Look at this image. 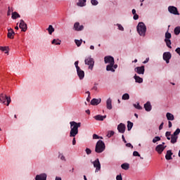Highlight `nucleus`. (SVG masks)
Listing matches in <instances>:
<instances>
[{"instance_id":"obj_1","label":"nucleus","mask_w":180,"mask_h":180,"mask_svg":"<svg viewBox=\"0 0 180 180\" xmlns=\"http://www.w3.org/2000/svg\"><path fill=\"white\" fill-rule=\"evenodd\" d=\"M79 127H81V122H76L75 121L70 122V137H74L72 140L73 146H75V144H77V141L75 140V136L78 134Z\"/></svg>"},{"instance_id":"obj_2","label":"nucleus","mask_w":180,"mask_h":180,"mask_svg":"<svg viewBox=\"0 0 180 180\" xmlns=\"http://www.w3.org/2000/svg\"><path fill=\"white\" fill-rule=\"evenodd\" d=\"M105 148H106V146H105V143L103 142V141H98L96 144V153L101 154V153H103V151H105Z\"/></svg>"},{"instance_id":"obj_3","label":"nucleus","mask_w":180,"mask_h":180,"mask_svg":"<svg viewBox=\"0 0 180 180\" xmlns=\"http://www.w3.org/2000/svg\"><path fill=\"white\" fill-rule=\"evenodd\" d=\"M136 29L139 34H140L141 36H146V32H147V27H146V24H144V22H139L136 27Z\"/></svg>"},{"instance_id":"obj_4","label":"nucleus","mask_w":180,"mask_h":180,"mask_svg":"<svg viewBox=\"0 0 180 180\" xmlns=\"http://www.w3.org/2000/svg\"><path fill=\"white\" fill-rule=\"evenodd\" d=\"M84 63L86 65H89V70L91 71L94 70V65H95V60L91 56L85 58Z\"/></svg>"},{"instance_id":"obj_5","label":"nucleus","mask_w":180,"mask_h":180,"mask_svg":"<svg viewBox=\"0 0 180 180\" xmlns=\"http://www.w3.org/2000/svg\"><path fill=\"white\" fill-rule=\"evenodd\" d=\"M1 101L3 103H5L6 102V106H9L11 102H12V100L11 99V96H8L6 94H1Z\"/></svg>"},{"instance_id":"obj_6","label":"nucleus","mask_w":180,"mask_h":180,"mask_svg":"<svg viewBox=\"0 0 180 180\" xmlns=\"http://www.w3.org/2000/svg\"><path fill=\"white\" fill-rule=\"evenodd\" d=\"M93 165L96 168V172H99L101 171V162L99 159L97 158L94 162H93Z\"/></svg>"},{"instance_id":"obj_7","label":"nucleus","mask_w":180,"mask_h":180,"mask_svg":"<svg viewBox=\"0 0 180 180\" xmlns=\"http://www.w3.org/2000/svg\"><path fill=\"white\" fill-rule=\"evenodd\" d=\"M105 64H115V58L112 56H108L104 58Z\"/></svg>"},{"instance_id":"obj_8","label":"nucleus","mask_w":180,"mask_h":180,"mask_svg":"<svg viewBox=\"0 0 180 180\" xmlns=\"http://www.w3.org/2000/svg\"><path fill=\"white\" fill-rule=\"evenodd\" d=\"M168 11L170 13H172L173 15H179V13L178 12V8L174 6H170L168 7Z\"/></svg>"},{"instance_id":"obj_9","label":"nucleus","mask_w":180,"mask_h":180,"mask_svg":"<svg viewBox=\"0 0 180 180\" xmlns=\"http://www.w3.org/2000/svg\"><path fill=\"white\" fill-rule=\"evenodd\" d=\"M171 53L169 52H165L163 53V60H165V61H166L167 64L169 63V60H171Z\"/></svg>"},{"instance_id":"obj_10","label":"nucleus","mask_w":180,"mask_h":180,"mask_svg":"<svg viewBox=\"0 0 180 180\" xmlns=\"http://www.w3.org/2000/svg\"><path fill=\"white\" fill-rule=\"evenodd\" d=\"M19 27L21 29L22 32H26L27 30V25L23 20H20Z\"/></svg>"},{"instance_id":"obj_11","label":"nucleus","mask_w":180,"mask_h":180,"mask_svg":"<svg viewBox=\"0 0 180 180\" xmlns=\"http://www.w3.org/2000/svg\"><path fill=\"white\" fill-rule=\"evenodd\" d=\"M134 71H135V72H136L137 74L143 75L144 71H146V70L144 69V65H142V66H141V67H136V68H135Z\"/></svg>"},{"instance_id":"obj_12","label":"nucleus","mask_w":180,"mask_h":180,"mask_svg":"<svg viewBox=\"0 0 180 180\" xmlns=\"http://www.w3.org/2000/svg\"><path fill=\"white\" fill-rule=\"evenodd\" d=\"M35 180H47V174H46V173L37 174L35 177Z\"/></svg>"},{"instance_id":"obj_13","label":"nucleus","mask_w":180,"mask_h":180,"mask_svg":"<svg viewBox=\"0 0 180 180\" xmlns=\"http://www.w3.org/2000/svg\"><path fill=\"white\" fill-rule=\"evenodd\" d=\"M167 148V146L158 145L156 146L155 150L158 154H162V151Z\"/></svg>"},{"instance_id":"obj_14","label":"nucleus","mask_w":180,"mask_h":180,"mask_svg":"<svg viewBox=\"0 0 180 180\" xmlns=\"http://www.w3.org/2000/svg\"><path fill=\"white\" fill-rule=\"evenodd\" d=\"M117 130L119 131V133H124V131H126V125H124V124L123 123H120L118 126H117Z\"/></svg>"},{"instance_id":"obj_15","label":"nucleus","mask_w":180,"mask_h":180,"mask_svg":"<svg viewBox=\"0 0 180 180\" xmlns=\"http://www.w3.org/2000/svg\"><path fill=\"white\" fill-rule=\"evenodd\" d=\"M74 29L77 32H81V30H84V25H79V22H75L74 25Z\"/></svg>"},{"instance_id":"obj_16","label":"nucleus","mask_w":180,"mask_h":180,"mask_svg":"<svg viewBox=\"0 0 180 180\" xmlns=\"http://www.w3.org/2000/svg\"><path fill=\"white\" fill-rule=\"evenodd\" d=\"M77 72L79 79H84L85 77V72L81 69H78L77 70Z\"/></svg>"},{"instance_id":"obj_17","label":"nucleus","mask_w":180,"mask_h":180,"mask_svg":"<svg viewBox=\"0 0 180 180\" xmlns=\"http://www.w3.org/2000/svg\"><path fill=\"white\" fill-rule=\"evenodd\" d=\"M13 36H15V32L13 31V29L8 28L7 37H8V39H13Z\"/></svg>"},{"instance_id":"obj_18","label":"nucleus","mask_w":180,"mask_h":180,"mask_svg":"<svg viewBox=\"0 0 180 180\" xmlns=\"http://www.w3.org/2000/svg\"><path fill=\"white\" fill-rule=\"evenodd\" d=\"M101 102V98L98 99V98H93L91 101V105H92L93 106H96L98 105H99Z\"/></svg>"},{"instance_id":"obj_19","label":"nucleus","mask_w":180,"mask_h":180,"mask_svg":"<svg viewBox=\"0 0 180 180\" xmlns=\"http://www.w3.org/2000/svg\"><path fill=\"white\" fill-rule=\"evenodd\" d=\"M172 154H173L172 150H167L165 155L166 160H172Z\"/></svg>"},{"instance_id":"obj_20","label":"nucleus","mask_w":180,"mask_h":180,"mask_svg":"<svg viewBox=\"0 0 180 180\" xmlns=\"http://www.w3.org/2000/svg\"><path fill=\"white\" fill-rule=\"evenodd\" d=\"M106 108L109 110H111L112 106V99L109 98L106 101Z\"/></svg>"},{"instance_id":"obj_21","label":"nucleus","mask_w":180,"mask_h":180,"mask_svg":"<svg viewBox=\"0 0 180 180\" xmlns=\"http://www.w3.org/2000/svg\"><path fill=\"white\" fill-rule=\"evenodd\" d=\"M94 119L96 120H99L101 122H103V120L104 119H106V115H96L94 117Z\"/></svg>"},{"instance_id":"obj_22","label":"nucleus","mask_w":180,"mask_h":180,"mask_svg":"<svg viewBox=\"0 0 180 180\" xmlns=\"http://www.w3.org/2000/svg\"><path fill=\"white\" fill-rule=\"evenodd\" d=\"M115 63H110L106 66L107 71H111V72H115V69L113 68Z\"/></svg>"},{"instance_id":"obj_23","label":"nucleus","mask_w":180,"mask_h":180,"mask_svg":"<svg viewBox=\"0 0 180 180\" xmlns=\"http://www.w3.org/2000/svg\"><path fill=\"white\" fill-rule=\"evenodd\" d=\"M144 108L146 112H150V110H151V103L150 101H148L146 104H144Z\"/></svg>"},{"instance_id":"obj_24","label":"nucleus","mask_w":180,"mask_h":180,"mask_svg":"<svg viewBox=\"0 0 180 180\" xmlns=\"http://www.w3.org/2000/svg\"><path fill=\"white\" fill-rule=\"evenodd\" d=\"M170 142L172 143V144H175V143H176V141H178V136H175L174 135H172L171 138H170Z\"/></svg>"},{"instance_id":"obj_25","label":"nucleus","mask_w":180,"mask_h":180,"mask_svg":"<svg viewBox=\"0 0 180 180\" xmlns=\"http://www.w3.org/2000/svg\"><path fill=\"white\" fill-rule=\"evenodd\" d=\"M135 82H138V84H141V82H143V78L137 76V75H135L134 77Z\"/></svg>"},{"instance_id":"obj_26","label":"nucleus","mask_w":180,"mask_h":180,"mask_svg":"<svg viewBox=\"0 0 180 180\" xmlns=\"http://www.w3.org/2000/svg\"><path fill=\"white\" fill-rule=\"evenodd\" d=\"M166 117H167V120H174V119H175V117H174V115H172L170 112H167L166 114Z\"/></svg>"},{"instance_id":"obj_27","label":"nucleus","mask_w":180,"mask_h":180,"mask_svg":"<svg viewBox=\"0 0 180 180\" xmlns=\"http://www.w3.org/2000/svg\"><path fill=\"white\" fill-rule=\"evenodd\" d=\"M51 44H55V46H60V44H61V40L60 39H53L51 41Z\"/></svg>"},{"instance_id":"obj_28","label":"nucleus","mask_w":180,"mask_h":180,"mask_svg":"<svg viewBox=\"0 0 180 180\" xmlns=\"http://www.w3.org/2000/svg\"><path fill=\"white\" fill-rule=\"evenodd\" d=\"M121 167L122 168V169H125V171H127V169L130 168V165H129L128 163H123L121 165Z\"/></svg>"},{"instance_id":"obj_29","label":"nucleus","mask_w":180,"mask_h":180,"mask_svg":"<svg viewBox=\"0 0 180 180\" xmlns=\"http://www.w3.org/2000/svg\"><path fill=\"white\" fill-rule=\"evenodd\" d=\"M46 30H48L49 34H53V32H54V27H53V25H49Z\"/></svg>"},{"instance_id":"obj_30","label":"nucleus","mask_w":180,"mask_h":180,"mask_svg":"<svg viewBox=\"0 0 180 180\" xmlns=\"http://www.w3.org/2000/svg\"><path fill=\"white\" fill-rule=\"evenodd\" d=\"M133 129V122L128 121L127 122V130L128 131H130Z\"/></svg>"},{"instance_id":"obj_31","label":"nucleus","mask_w":180,"mask_h":180,"mask_svg":"<svg viewBox=\"0 0 180 180\" xmlns=\"http://www.w3.org/2000/svg\"><path fill=\"white\" fill-rule=\"evenodd\" d=\"M11 18L12 19H18V18H20V15H19V13H18L17 12H13L12 13Z\"/></svg>"},{"instance_id":"obj_32","label":"nucleus","mask_w":180,"mask_h":180,"mask_svg":"<svg viewBox=\"0 0 180 180\" xmlns=\"http://www.w3.org/2000/svg\"><path fill=\"white\" fill-rule=\"evenodd\" d=\"M77 6H85V2L84 0H79V1L77 3Z\"/></svg>"},{"instance_id":"obj_33","label":"nucleus","mask_w":180,"mask_h":180,"mask_svg":"<svg viewBox=\"0 0 180 180\" xmlns=\"http://www.w3.org/2000/svg\"><path fill=\"white\" fill-rule=\"evenodd\" d=\"M122 99L124 101H128V99H130V96L129 95V94H124L122 96Z\"/></svg>"},{"instance_id":"obj_34","label":"nucleus","mask_w":180,"mask_h":180,"mask_svg":"<svg viewBox=\"0 0 180 180\" xmlns=\"http://www.w3.org/2000/svg\"><path fill=\"white\" fill-rule=\"evenodd\" d=\"M75 43L76 44L77 47H79V46H81V44H82V39H80V40L75 39Z\"/></svg>"},{"instance_id":"obj_35","label":"nucleus","mask_w":180,"mask_h":180,"mask_svg":"<svg viewBox=\"0 0 180 180\" xmlns=\"http://www.w3.org/2000/svg\"><path fill=\"white\" fill-rule=\"evenodd\" d=\"M165 41L166 43V45L167 46V47H169V49H172V47H171V44H172L171 40H169V39H165Z\"/></svg>"},{"instance_id":"obj_36","label":"nucleus","mask_w":180,"mask_h":180,"mask_svg":"<svg viewBox=\"0 0 180 180\" xmlns=\"http://www.w3.org/2000/svg\"><path fill=\"white\" fill-rule=\"evenodd\" d=\"M179 33H180V27H175L174 28V34L178 36V34H179Z\"/></svg>"},{"instance_id":"obj_37","label":"nucleus","mask_w":180,"mask_h":180,"mask_svg":"<svg viewBox=\"0 0 180 180\" xmlns=\"http://www.w3.org/2000/svg\"><path fill=\"white\" fill-rule=\"evenodd\" d=\"M134 106L136 108V109H138L139 110H141V109H143V107L141 106L140 103H137V104H134Z\"/></svg>"},{"instance_id":"obj_38","label":"nucleus","mask_w":180,"mask_h":180,"mask_svg":"<svg viewBox=\"0 0 180 180\" xmlns=\"http://www.w3.org/2000/svg\"><path fill=\"white\" fill-rule=\"evenodd\" d=\"M165 136H166L167 140H171V136H172L171 131H167L165 133Z\"/></svg>"},{"instance_id":"obj_39","label":"nucleus","mask_w":180,"mask_h":180,"mask_svg":"<svg viewBox=\"0 0 180 180\" xmlns=\"http://www.w3.org/2000/svg\"><path fill=\"white\" fill-rule=\"evenodd\" d=\"M169 39H171V33L167 32L165 33V39L169 40Z\"/></svg>"},{"instance_id":"obj_40","label":"nucleus","mask_w":180,"mask_h":180,"mask_svg":"<svg viewBox=\"0 0 180 180\" xmlns=\"http://www.w3.org/2000/svg\"><path fill=\"white\" fill-rule=\"evenodd\" d=\"M161 141V138L160 136H155L153 139V143H157V141Z\"/></svg>"},{"instance_id":"obj_41","label":"nucleus","mask_w":180,"mask_h":180,"mask_svg":"<svg viewBox=\"0 0 180 180\" xmlns=\"http://www.w3.org/2000/svg\"><path fill=\"white\" fill-rule=\"evenodd\" d=\"M179 133H180V129L178 128L176 129V131L174 132L172 135L175 136H178V134H179Z\"/></svg>"},{"instance_id":"obj_42","label":"nucleus","mask_w":180,"mask_h":180,"mask_svg":"<svg viewBox=\"0 0 180 180\" xmlns=\"http://www.w3.org/2000/svg\"><path fill=\"white\" fill-rule=\"evenodd\" d=\"M113 134H115V131H109L107 134V137L110 138V137H112V136H113Z\"/></svg>"},{"instance_id":"obj_43","label":"nucleus","mask_w":180,"mask_h":180,"mask_svg":"<svg viewBox=\"0 0 180 180\" xmlns=\"http://www.w3.org/2000/svg\"><path fill=\"white\" fill-rule=\"evenodd\" d=\"M117 26L119 30H121V32H123V30H124V28L123 27V26H122V25L117 24Z\"/></svg>"},{"instance_id":"obj_44","label":"nucleus","mask_w":180,"mask_h":180,"mask_svg":"<svg viewBox=\"0 0 180 180\" xmlns=\"http://www.w3.org/2000/svg\"><path fill=\"white\" fill-rule=\"evenodd\" d=\"M59 158H60L62 161H65V157L61 153L59 154Z\"/></svg>"},{"instance_id":"obj_45","label":"nucleus","mask_w":180,"mask_h":180,"mask_svg":"<svg viewBox=\"0 0 180 180\" xmlns=\"http://www.w3.org/2000/svg\"><path fill=\"white\" fill-rule=\"evenodd\" d=\"M0 50L1 51H8V48L6 46H0Z\"/></svg>"},{"instance_id":"obj_46","label":"nucleus","mask_w":180,"mask_h":180,"mask_svg":"<svg viewBox=\"0 0 180 180\" xmlns=\"http://www.w3.org/2000/svg\"><path fill=\"white\" fill-rule=\"evenodd\" d=\"M79 63V61H78V60H77V61L75 62V68H76L77 70L81 69V68H79V66H78Z\"/></svg>"},{"instance_id":"obj_47","label":"nucleus","mask_w":180,"mask_h":180,"mask_svg":"<svg viewBox=\"0 0 180 180\" xmlns=\"http://www.w3.org/2000/svg\"><path fill=\"white\" fill-rule=\"evenodd\" d=\"M91 4L94 6L98 5V2L96 0H91Z\"/></svg>"},{"instance_id":"obj_48","label":"nucleus","mask_w":180,"mask_h":180,"mask_svg":"<svg viewBox=\"0 0 180 180\" xmlns=\"http://www.w3.org/2000/svg\"><path fill=\"white\" fill-rule=\"evenodd\" d=\"M133 155L134 157H140V153H139L137 151H134Z\"/></svg>"},{"instance_id":"obj_49","label":"nucleus","mask_w":180,"mask_h":180,"mask_svg":"<svg viewBox=\"0 0 180 180\" xmlns=\"http://www.w3.org/2000/svg\"><path fill=\"white\" fill-rule=\"evenodd\" d=\"M93 139H94V140H98L100 139V137L97 134H93Z\"/></svg>"},{"instance_id":"obj_50","label":"nucleus","mask_w":180,"mask_h":180,"mask_svg":"<svg viewBox=\"0 0 180 180\" xmlns=\"http://www.w3.org/2000/svg\"><path fill=\"white\" fill-rule=\"evenodd\" d=\"M86 153L88 155H89V154H91V153H92V150H91V149L89 148H86Z\"/></svg>"},{"instance_id":"obj_51","label":"nucleus","mask_w":180,"mask_h":180,"mask_svg":"<svg viewBox=\"0 0 180 180\" xmlns=\"http://www.w3.org/2000/svg\"><path fill=\"white\" fill-rule=\"evenodd\" d=\"M117 180H123V178L122 177V174L117 175L116 176Z\"/></svg>"},{"instance_id":"obj_52","label":"nucleus","mask_w":180,"mask_h":180,"mask_svg":"<svg viewBox=\"0 0 180 180\" xmlns=\"http://www.w3.org/2000/svg\"><path fill=\"white\" fill-rule=\"evenodd\" d=\"M162 127H164V122H162L159 126V130H162Z\"/></svg>"},{"instance_id":"obj_53","label":"nucleus","mask_w":180,"mask_h":180,"mask_svg":"<svg viewBox=\"0 0 180 180\" xmlns=\"http://www.w3.org/2000/svg\"><path fill=\"white\" fill-rule=\"evenodd\" d=\"M176 53H177V54H179V56H180V48H176L175 50Z\"/></svg>"},{"instance_id":"obj_54","label":"nucleus","mask_w":180,"mask_h":180,"mask_svg":"<svg viewBox=\"0 0 180 180\" xmlns=\"http://www.w3.org/2000/svg\"><path fill=\"white\" fill-rule=\"evenodd\" d=\"M134 20H137L139 19V15L134 14Z\"/></svg>"},{"instance_id":"obj_55","label":"nucleus","mask_w":180,"mask_h":180,"mask_svg":"<svg viewBox=\"0 0 180 180\" xmlns=\"http://www.w3.org/2000/svg\"><path fill=\"white\" fill-rule=\"evenodd\" d=\"M148 61H150V58H147L143 62V64H147V63H148Z\"/></svg>"},{"instance_id":"obj_56","label":"nucleus","mask_w":180,"mask_h":180,"mask_svg":"<svg viewBox=\"0 0 180 180\" xmlns=\"http://www.w3.org/2000/svg\"><path fill=\"white\" fill-rule=\"evenodd\" d=\"M7 15L8 16H11V7H8Z\"/></svg>"},{"instance_id":"obj_57","label":"nucleus","mask_w":180,"mask_h":180,"mask_svg":"<svg viewBox=\"0 0 180 180\" xmlns=\"http://www.w3.org/2000/svg\"><path fill=\"white\" fill-rule=\"evenodd\" d=\"M122 141H124V143H127V141H126V139H124V135L122 136Z\"/></svg>"},{"instance_id":"obj_58","label":"nucleus","mask_w":180,"mask_h":180,"mask_svg":"<svg viewBox=\"0 0 180 180\" xmlns=\"http://www.w3.org/2000/svg\"><path fill=\"white\" fill-rule=\"evenodd\" d=\"M126 147H131L133 148V145L131 143H129L126 144Z\"/></svg>"},{"instance_id":"obj_59","label":"nucleus","mask_w":180,"mask_h":180,"mask_svg":"<svg viewBox=\"0 0 180 180\" xmlns=\"http://www.w3.org/2000/svg\"><path fill=\"white\" fill-rule=\"evenodd\" d=\"M168 126L169 128L172 127V122H171V121L168 122Z\"/></svg>"},{"instance_id":"obj_60","label":"nucleus","mask_w":180,"mask_h":180,"mask_svg":"<svg viewBox=\"0 0 180 180\" xmlns=\"http://www.w3.org/2000/svg\"><path fill=\"white\" fill-rule=\"evenodd\" d=\"M92 89H93L94 91H98V86H94L92 88Z\"/></svg>"},{"instance_id":"obj_61","label":"nucleus","mask_w":180,"mask_h":180,"mask_svg":"<svg viewBox=\"0 0 180 180\" xmlns=\"http://www.w3.org/2000/svg\"><path fill=\"white\" fill-rule=\"evenodd\" d=\"M86 101L87 102H89V101H91V96H88Z\"/></svg>"},{"instance_id":"obj_62","label":"nucleus","mask_w":180,"mask_h":180,"mask_svg":"<svg viewBox=\"0 0 180 180\" xmlns=\"http://www.w3.org/2000/svg\"><path fill=\"white\" fill-rule=\"evenodd\" d=\"M112 68L114 69V70H116V68H117V65H113V66H112Z\"/></svg>"},{"instance_id":"obj_63","label":"nucleus","mask_w":180,"mask_h":180,"mask_svg":"<svg viewBox=\"0 0 180 180\" xmlns=\"http://www.w3.org/2000/svg\"><path fill=\"white\" fill-rule=\"evenodd\" d=\"M132 14L136 15V9H132Z\"/></svg>"},{"instance_id":"obj_64","label":"nucleus","mask_w":180,"mask_h":180,"mask_svg":"<svg viewBox=\"0 0 180 180\" xmlns=\"http://www.w3.org/2000/svg\"><path fill=\"white\" fill-rule=\"evenodd\" d=\"M55 180H61V177H56Z\"/></svg>"}]
</instances>
